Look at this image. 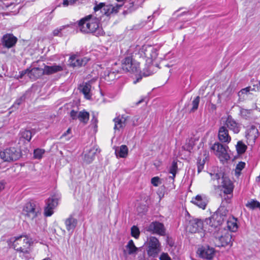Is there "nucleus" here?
Here are the masks:
<instances>
[{
  "label": "nucleus",
  "mask_w": 260,
  "mask_h": 260,
  "mask_svg": "<svg viewBox=\"0 0 260 260\" xmlns=\"http://www.w3.org/2000/svg\"><path fill=\"white\" fill-rule=\"evenodd\" d=\"M101 16L95 14L89 15L78 21V28L80 31L85 34H92L97 37L103 36L105 34L103 28L100 27Z\"/></svg>",
  "instance_id": "1"
},
{
  "label": "nucleus",
  "mask_w": 260,
  "mask_h": 260,
  "mask_svg": "<svg viewBox=\"0 0 260 260\" xmlns=\"http://www.w3.org/2000/svg\"><path fill=\"white\" fill-rule=\"evenodd\" d=\"M10 248L24 253H28V248L32 243L31 239L28 236L22 235L11 238L8 241Z\"/></svg>",
  "instance_id": "2"
},
{
  "label": "nucleus",
  "mask_w": 260,
  "mask_h": 260,
  "mask_svg": "<svg viewBox=\"0 0 260 260\" xmlns=\"http://www.w3.org/2000/svg\"><path fill=\"white\" fill-rule=\"evenodd\" d=\"M144 56L146 58V63L148 67L143 70V75L145 77L151 75L153 73V60L155 59L157 56L158 53L156 48L151 46H148L144 47L142 51Z\"/></svg>",
  "instance_id": "3"
},
{
  "label": "nucleus",
  "mask_w": 260,
  "mask_h": 260,
  "mask_svg": "<svg viewBox=\"0 0 260 260\" xmlns=\"http://www.w3.org/2000/svg\"><path fill=\"white\" fill-rule=\"evenodd\" d=\"M122 6V4H116L114 6L112 5H106L105 3H100L94 6V11L95 14H99V16H101L100 14H102V15L110 16L117 14Z\"/></svg>",
  "instance_id": "4"
},
{
  "label": "nucleus",
  "mask_w": 260,
  "mask_h": 260,
  "mask_svg": "<svg viewBox=\"0 0 260 260\" xmlns=\"http://www.w3.org/2000/svg\"><path fill=\"white\" fill-rule=\"evenodd\" d=\"M122 72H129L131 73H138L140 72V64L138 62L134 60L132 56L125 57L121 61V67L119 68Z\"/></svg>",
  "instance_id": "5"
},
{
  "label": "nucleus",
  "mask_w": 260,
  "mask_h": 260,
  "mask_svg": "<svg viewBox=\"0 0 260 260\" xmlns=\"http://www.w3.org/2000/svg\"><path fill=\"white\" fill-rule=\"evenodd\" d=\"M21 156L19 149L15 147L7 148L0 152V161L10 162L18 159Z\"/></svg>",
  "instance_id": "6"
},
{
  "label": "nucleus",
  "mask_w": 260,
  "mask_h": 260,
  "mask_svg": "<svg viewBox=\"0 0 260 260\" xmlns=\"http://www.w3.org/2000/svg\"><path fill=\"white\" fill-rule=\"evenodd\" d=\"M216 241L218 242L217 246L224 247L228 245H232V236L230 232L225 230L219 229L217 233L214 234Z\"/></svg>",
  "instance_id": "7"
},
{
  "label": "nucleus",
  "mask_w": 260,
  "mask_h": 260,
  "mask_svg": "<svg viewBox=\"0 0 260 260\" xmlns=\"http://www.w3.org/2000/svg\"><path fill=\"white\" fill-rule=\"evenodd\" d=\"M215 250L214 248L208 245H204L200 246L197 251L199 256L203 259L211 260L215 255Z\"/></svg>",
  "instance_id": "8"
},
{
  "label": "nucleus",
  "mask_w": 260,
  "mask_h": 260,
  "mask_svg": "<svg viewBox=\"0 0 260 260\" xmlns=\"http://www.w3.org/2000/svg\"><path fill=\"white\" fill-rule=\"evenodd\" d=\"M147 232L153 234L165 236L166 229L163 223L158 221H153L145 227Z\"/></svg>",
  "instance_id": "9"
},
{
  "label": "nucleus",
  "mask_w": 260,
  "mask_h": 260,
  "mask_svg": "<svg viewBox=\"0 0 260 260\" xmlns=\"http://www.w3.org/2000/svg\"><path fill=\"white\" fill-rule=\"evenodd\" d=\"M227 146L223 145L219 142H216L211 147L212 150L215 151L216 155H217L220 159L224 160H229L230 158V155L228 153Z\"/></svg>",
  "instance_id": "10"
},
{
  "label": "nucleus",
  "mask_w": 260,
  "mask_h": 260,
  "mask_svg": "<svg viewBox=\"0 0 260 260\" xmlns=\"http://www.w3.org/2000/svg\"><path fill=\"white\" fill-rule=\"evenodd\" d=\"M160 243L158 240L154 237H151L149 241L147 253L149 256L156 257L160 251Z\"/></svg>",
  "instance_id": "11"
},
{
  "label": "nucleus",
  "mask_w": 260,
  "mask_h": 260,
  "mask_svg": "<svg viewBox=\"0 0 260 260\" xmlns=\"http://www.w3.org/2000/svg\"><path fill=\"white\" fill-rule=\"evenodd\" d=\"M223 212H213V214L209 218L207 223L212 227L215 229H219V226L222 223L225 214H223Z\"/></svg>",
  "instance_id": "12"
},
{
  "label": "nucleus",
  "mask_w": 260,
  "mask_h": 260,
  "mask_svg": "<svg viewBox=\"0 0 260 260\" xmlns=\"http://www.w3.org/2000/svg\"><path fill=\"white\" fill-rule=\"evenodd\" d=\"M258 136V131L255 126L251 125L248 128L245 132V136L248 145L251 146L254 145Z\"/></svg>",
  "instance_id": "13"
},
{
  "label": "nucleus",
  "mask_w": 260,
  "mask_h": 260,
  "mask_svg": "<svg viewBox=\"0 0 260 260\" xmlns=\"http://www.w3.org/2000/svg\"><path fill=\"white\" fill-rule=\"evenodd\" d=\"M90 59L87 57H81L77 55H73L70 57V66L72 67H81L85 66Z\"/></svg>",
  "instance_id": "14"
},
{
  "label": "nucleus",
  "mask_w": 260,
  "mask_h": 260,
  "mask_svg": "<svg viewBox=\"0 0 260 260\" xmlns=\"http://www.w3.org/2000/svg\"><path fill=\"white\" fill-rule=\"evenodd\" d=\"M100 152V150L96 145H94L89 149H86L84 151L83 156L84 161L87 164H90L94 160L95 155Z\"/></svg>",
  "instance_id": "15"
},
{
  "label": "nucleus",
  "mask_w": 260,
  "mask_h": 260,
  "mask_svg": "<svg viewBox=\"0 0 260 260\" xmlns=\"http://www.w3.org/2000/svg\"><path fill=\"white\" fill-rule=\"evenodd\" d=\"M17 38L12 34H7L4 35L1 39L3 46L8 49L15 46Z\"/></svg>",
  "instance_id": "16"
},
{
  "label": "nucleus",
  "mask_w": 260,
  "mask_h": 260,
  "mask_svg": "<svg viewBox=\"0 0 260 260\" xmlns=\"http://www.w3.org/2000/svg\"><path fill=\"white\" fill-rule=\"evenodd\" d=\"M226 127L235 134H238L241 129L240 124L238 123L231 115H229L225 121Z\"/></svg>",
  "instance_id": "17"
},
{
  "label": "nucleus",
  "mask_w": 260,
  "mask_h": 260,
  "mask_svg": "<svg viewBox=\"0 0 260 260\" xmlns=\"http://www.w3.org/2000/svg\"><path fill=\"white\" fill-rule=\"evenodd\" d=\"M60 197L58 194H54L48 199L46 202V207L44 211H52L58 204Z\"/></svg>",
  "instance_id": "18"
},
{
  "label": "nucleus",
  "mask_w": 260,
  "mask_h": 260,
  "mask_svg": "<svg viewBox=\"0 0 260 260\" xmlns=\"http://www.w3.org/2000/svg\"><path fill=\"white\" fill-rule=\"evenodd\" d=\"M188 228L189 232L191 233L199 232L203 228V221L200 219H193L190 221Z\"/></svg>",
  "instance_id": "19"
},
{
  "label": "nucleus",
  "mask_w": 260,
  "mask_h": 260,
  "mask_svg": "<svg viewBox=\"0 0 260 260\" xmlns=\"http://www.w3.org/2000/svg\"><path fill=\"white\" fill-rule=\"evenodd\" d=\"M221 183L224 193L227 196H232L234 185L232 181L227 177H222Z\"/></svg>",
  "instance_id": "20"
},
{
  "label": "nucleus",
  "mask_w": 260,
  "mask_h": 260,
  "mask_svg": "<svg viewBox=\"0 0 260 260\" xmlns=\"http://www.w3.org/2000/svg\"><path fill=\"white\" fill-rule=\"evenodd\" d=\"M218 137L219 140L222 143H229L231 138L229 134V130L225 126H221L218 130Z\"/></svg>",
  "instance_id": "21"
},
{
  "label": "nucleus",
  "mask_w": 260,
  "mask_h": 260,
  "mask_svg": "<svg viewBox=\"0 0 260 260\" xmlns=\"http://www.w3.org/2000/svg\"><path fill=\"white\" fill-rule=\"evenodd\" d=\"M117 64L115 63L113 66L111 70H107L105 72V80L107 81H113L116 79V74L121 73L119 68L117 67Z\"/></svg>",
  "instance_id": "22"
},
{
  "label": "nucleus",
  "mask_w": 260,
  "mask_h": 260,
  "mask_svg": "<svg viewBox=\"0 0 260 260\" xmlns=\"http://www.w3.org/2000/svg\"><path fill=\"white\" fill-rule=\"evenodd\" d=\"M256 104L253 103L252 104V108L250 109H246L244 108H241L240 111V115L243 119L246 120H251L253 116V110L256 108Z\"/></svg>",
  "instance_id": "23"
},
{
  "label": "nucleus",
  "mask_w": 260,
  "mask_h": 260,
  "mask_svg": "<svg viewBox=\"0 0 260 260\" xmlns=\"http://www.w3.org/2000/svg\"><path fill=\"white\" fill-rule=\"evenodd\" d=\"M126 118L123 116H118L113 119L114 122V129L115 131H119L120 129H123L126 125Z\"/></svg>",
  "instance_id": "24"
},
{
  "label": "nucleus",
  "mask_w": 260,
  "mask_h": 260,
  "mask_svg": "<svg viewBox=\"0 0 260 260\" xmlns=\"http://www.w3.org/2000/svg\"><path fill=\"white\" fill-rule=\"evenodd\" d=\"M40 208L39 204L35 201L30 200L26 202L23 206V211H39Z\"/></svg>",
  "instance_id": "25"
},
{
  "label": "nucleus",
  "mask_w": 260,
  "mask_h": 260,
  "mask_svg": "<svg viewBox=\"0 0 260 260\" xmlns=\"http://www.w3.org/2000/svg\"><path fill=\"white\" fill-rule=\"evenodd\" d=\"M45 75L44 69L34 68L28 73V76L32 80H35Z\"/></svg>",
  "instance_id": "26"
},
{
  "label": "nucleus",
  "mask_w": 260,
  "mask_h": 260,
  "mask_svg": "<svg viewBox=\"0 0 260 260\" xmlns=\"http://www.w3.org/2000/svg\"><path fill=\"white\" fill-rule=\"evenodd\" d=\"M208 200L205 197H202L198 195L194 199H193L192 202L200 207L201 209L204 210L208 203Z\"/></svg>",
  "instance_id": "27"
},
{
  "label": "nucleus",
  "mask_w": 260,
  "mask_h": 260,
  "mask_svg": "<svg viewBox=\"0 0 260 260\" xmlns=\"http://www.w3.org/2000/svg\"><path fill=\"white\" fill-rule=\"evenodd\" d=\"M44 70L45 75H49L62 71L63 68L60 65L45 66Z\"/></svg>",
  "instance_id": "28"
},
{
  "label": "nucleus",
  "mask_w": 260,
  "mask_h": 260,
  "mask_svg": "<svg viewBox=\"0 0 260 260\" xmlns=\"http://www.w3.org/2000/svg\"><path fill=\"white\" fill-rule=\"evenodd\" d=\"M65 224L67 231L73 232L77 224V220L71 215L66 220Z\"/></svg>",
  "instance_id": "29"
},
{
  "label": "nucleus",
  "mask_w": 260,
  "mask_h": 260,
  "mask_svg": "<svg viewBox=\"0 0 260 260\" xmlns=\"http://www.w3.org/2000/svg\"><path fill=\"white\" fill-rule=\"evenodd\" d=\"M79 89L83 93L86 99H90L91 98V85L89 83H85L82 85H81Z\"/></svg>",
  "instance_id": "30"
},
{
  "label": "nucleus",
  "mask_w": 260,
  "mask_h": 260,
  "mask_svg": "<svg viewBox=\"0 0 260 260\" xmlns=\"http://www.w3.org/2000/svg\"><path fill=\"white\" fill-rule=\"evenodd\" d=\"M115 151L117 156H119L121 158H124L127 155L128 148L126 145H122L119 147H116L115 148Z\"/></svg>",
  "instance_id": "31"
},
{
  "label": "nucleus",
  "mask_w": 260,
  "mask_h": 260,
  "mask_svg": "<svg viewBox=\"0 0 260 260\" xmlns=\"http://www.w3.org/2000/svg\"><path fill=\"white\" fill-rule=\"evenodd\" d=\"M227 228L230 232H235L238 228L237 220L235 217L230 218L226 222Z\"/></svg>",
  "instance_id": "32"
},
{
  "label": "nucleus",
  "mask_w": 260,
  "mask_h": 260,
  "mask_svg": "<svg viewBox=\"0 0 260 260\" xmlns=\"http://www.w3.org/2000/svg\"><path fill=\"white\" fill-rule=\"evenodd\" d=\"M125 247L127 251L125 250H124L123 253L124 254H128L129 255H131L136 253L137 251V247L135 245L134 242L132 240H130L128 242Z\"/></svg>",
  "instance_id": "33"
},
{
  "label": "nucleus",
  "mask_w": 260,
  "mask_h": 260,
  "mask_svg": "<svg viewBox=\"0 0 260 260\" xmlns=\"http://www.w3.org/2000/svg\"><path fill=\"white\" fill-rule=\"evenodd\" d=\"M78 116V119L80 122L83 123L84 124H86L88 123L89 118V113L85 110L79 112Z\"/></svg>",
  "instance_id": "34"
},
{
  "label": "nucleus",
  "mask_w": 260,
  "mask_h": 260,
  "mask_svg": "<svg viewBox=\"0 0 260 260\" xmlns=\"http://www.w3.org/2000/svg\"><path fill=\"white\" fill-rule=\"evenodd\" d=\"M246 206L250 210H260V203L255 200L251 199L248 201Z\"/></svg>",
  "instance_id": "35"
},
{
  "label": "nucleus",
  "mask_w": 260,
  "mask_h": 260,
  "mask_svg": "<svg viewBox=\"0 0 260 260\" xmlns=\"http://www.w3.org/2000/svg\"><path fill=\"white\" fill-rule=\"evenodd\" d=\"M232 196L230 197L227 196L226 197H225L224 200L222 201L221 205L216 211H229V209L228 208V205L230 203V200Z\"/></svg>",
  "instance_id": "36"
},
{
  "label": "nucleus",
  "mask_w": 260,
  "mask_h": 260,
  "mask_svg": "<svg viewBox=\"0 0 260 260\" xmlns=\"http://www.w3.org/2000/svg\"><path fill=\"white\" fill-rule=\"evenodd\" d=\"M254 90V88H252L250 86H248L246 88L242 89L238 93L240 100L242 101L244 100L245 94L247 95L250 93V91H253Z\"/></svg>",
  "instance_id": "37"
},
{
  "label": "nucleus",
  "mask_w": 260,
  "mask_h": 260,
  "mask_svg": "<svg viewBox=\"0 0 260 260\" xmlns=\"http://www.w3.org/2000/svg\"><path fill=\"white\" fill-rule=\"evenodd\" d=\"M21 138L25 139L27 142H30L32 136V132L30 130H22L20 132Z\"/></svg>",
  "instance_id": "38"
},
{
  "label": "nucleus",
  "mask_w": 260,
  "mask_h": 260,
  "mask_svg": "<svg viewBox=\"0 0 260 260\" xmlns=\"http://www.w3.org/2000/svg\"><path fill=\"white\" fill-rule=\"evenodd\" d=\"M247 148V146L242 141H238L236 145V150L238 154H241L244 153L246 151Z\"/></svg>",
  "instance_id": "39"
},
{
  "label": "nucleus",
  "mask_w": 260,
  "mask_h": 260,
  "mask_svg": "<svg viewBox=\"0 0 260 260\" xmlns=\"http://www.w3.org/2000/svg\"><path fill=\"white\" fill-rule=\"evenodd\" d=\"M26 94L27 93L25 92L19 98L17 99L14 104L13 105L12 107L18 109L19 106L25 102L26 98Z\"/></svg>",
  "instance_id": "40"
},
{
  "label": "nucleus",
  "mask_w": 260,
  "mask_h": 260,
  "mask_svg": "<svg viewBox=\"0 0 260 260\" xmlns=\"http://www.w3.org/2000/svg\"><path fill=\"white\" fill-rule=\"evenodd\" d=\"M177 169L178 166L177 162L173 161L169 169V173L172 174V176H170V178L173 180H174L175 177Z\"/></svg>",
  "instance_id": "41"
},
{
  "label": "nucleus",
  "mask_w": 260,
  "mask_h": 260,
  "mask_svg": "<svg viewBox=\"0 0 260 260\" xmlns=\"http://www.w3.org/2000/svg\"><path fill=\"white\" fill-rule=\"evenodd\" d=\"M200 98L199 96L196 97L192 102V108L190 109V112H194L196 111L199 107Z\"/></svg>",
  "instance_id": "42"
},
{
  "label": "nucleus",
  "mask_w": 260,
  "mask_h": 260,
  "mask_svg": "<svg viewBox=\"0 0 260 260\" xmlns=\"http://www.w3.org/2000/svg\"><path fill=\"white\" fill-rule=\"evenodd\" d=\"M45 152V151L43 149L37 148L35 149L34 151V158L38 159H41L42 157Z\"/></svg>",
  "instance_id": "43"
},
{
  "label": "nucleus",
  "mask_w": 260,
  "mask_h": 260,
  "mask_svg": "<svg viewBox=\"0 0 260 260\" xmlns=\"http://www.w3.org/2000/svg\"><path fill=\"white\" fill-rule=\"evenodd\" d=\"M245 163L243 161L239 162L236 166L235 169V175L239 177L241 174V171L245 168Z\"/></svg>",
  "instance_id": "44"
},
{
  "label": "nucleus",
  "mask_w": 260,
  "mask_h": 260,
  "mask_svg": "<svg viewBox=\"0 0 260 260\" xmlns=\"http://www.w3.org/2000/svg\"><path fill=\"white\" fill-rule=\"evenodd\" d=\"M140 230L137 226L133 225L131 228V236L135 239L139 238L140 236Z\"/></svg>",
  "instance_id": "45"
},
{
  "label": "nucleus",
  "mask_w": 260,
  "mask_h": 260,
  "mask_svg": "<svg viewBox=\"0 0 260 260\" xmlns=\"http://www.w3.org/2000/svg\"><path fill=\"white\" fill-rule=\"evenodd\" d=\"M129 5V7H127V9L124 11V14L131 13L137 10V9L138 8V7L137 6H135L133 3H130Z\"/></svg>",
  "instance_id": "46"
},
{
  "label": "nucleus",
  "mask_w": 260,
  "mask_h": 260,
  "mask_svg": "<svg viewBox=\"0 0 260 260\" xmlns=\"http://www.w3.org/2000/svg\"><path fill=\"white\" fill-rule=\"evenodd\" d=\"M79 112L72 110L70 113V116L72 120H77L79 118Z\"/></svg>",
  "instance_id": "47"
},
{
  "label": "nucleus",
  "mask_w": 260,
  "mask_h": 260,
  "mask_svg": "<svg viewBox=\"0 0 260 260\" xmlns=\"http://www.w3.org/2000/svg\"><path fill=\"white\" fill-rule=\"evenodd\" d=\"M151 183L154 186H157L160 183V178L158 177H153L151 180Z\"/></svg>",
  "instance_id": "48"
},
{
  "label": "nucleus",
  "mask_w": 260,
  "mask_h": 260,
  "mask_svg": "<svg viewBox=\"0 0 260 260\" xmlns=\"http://www.w3.org/2000/svg\"><path fill=\"white\" fill-rule=\"evenodd\" d=\"M68 25L62 26L60 27L59 28L54 29L53 31V35L54 36H59L60 33H61V31L63 29H64L66 27H68Z\"/></svg>",
  "instance_id": "49"
},
{
  "label": "nucleus",
  "mask_w": 260,
  "mask_h": 260,
  "mask_svg": "<svg viewBox=\"0 0 260 260\" xmlns=\"http://www.w3.org/2000/svg\"><path fill=\"white\" fill-rule=\"evenodd\" d=\"M145 204H144L142 207H140V209H142L143 211L147 210V206L149 204V198L148 196L144 197Z\"/></svg>",
  "instance_id": "50"
},
{
  "label": "nucleus",
  "mask_w": 260,
  "mask_h": 260,
  "mask_svg": "<svg viewBox=\"0 0 260 260\" xmlns=\"http://www.w3.org/2000/svg\"><path fill=\"white\" fill-rule=\"evenodd\" d=\"M159 260H172V259L168 253L162 252L159 256Z\"/></svg>",
  "instance_id": "51"
},
{
  "label": "nucleus",
  "mask_w": 260,
  "mask_h": 260,
  "mask_svg": "<svg viewBox=\"0 0 260 260\" xmlns=\"http://www.w3.org/2000/svg\"><path fill=\"white\" fill-rule=\"evenodd\" d=\"M211 174V176L212 177V179L214 180H218L220 178L222 179V177H224L221 173H216L214 174Z\"/></svg>",
  "instance_id": "52"
},
{
  "label": "nucleus",
  "mask_w": 260,
  "mask_h": 260,
  "mask_svg": "<svg viewBox=\"0 0 260 260\" xmlns=\"http://www.w3.org/2000/svg\"><path fill=\"white\" fill-rule=\"evenodd\" d=\"M77 0H64L63 2V5L64 6H68L74 4Z\"/></svg>",
  "instance_id": "53"
},
{
  "label": "nucleus",
  "mask_w": 260,
  "mask_h": 260,
  "mask_svg": "<svg viewBox=\"0 0 260 260\" xmlns=\"http://www.w3.org/2000/svg\"><path fill=\"white\" fill-rule=\"evenodd\" d=\"M139 117L138 116H135L133 118V125L136 126L138 125L139 123Z\"/></svg>",
  "instance_id": "54"
},
{
  "label": "nucleus",
  "mask_w": 260,
  "mask_h": 260,
  "mask_svg": "<svg viewBox=\"0 0 260 260\" xmlns=\"http://www.w3.org/2000/svg\"><path fill=\"white\" fill-rule=\"evenodd\" d=\"M204 162L203 161L199 162L198 164V173H200L204 168Z\"/></svg>",
  "instance_id": "55"
},
{
  "label": "nucleus",
  "mask_w": 260,
  "mask_h": 260,
  "mask_svg": "<svg viewBox=\"0 0 260 260\" xmlns=\"http://www.w3.org/2000/svg\"><path fill=\"white\" fill-rule=\"evenodd\" d=\"M29 71V69H27V70H24V71H22L21 73H20V78H22L23 77V76L25 75V74H27L28 75V72Z\"/></svg>",
  "instance_id": "56"
},
{
  "label": "nucleus",
  "mask_w": 260,
  "mask_h": 260,
  "mask_svg": "<svg viewBox=\"0 0 260 260\" xmlns=\"http://www.w3.org/2000/svg\"><path fill=\"white\" fill-rule=\"evenodd\" d=\"M71 133V128H69L68 129V130L63 134L62 135L61 138L65 137L68 134H69Z\"/></svg>",
  "instance_id": "57"
},
{
  "label": "nucleus",
  "mask_w": 260,
  "mask_h": 260,
  "mask_svg": "<svg viewBox=\"0 0 260 260\" xmlns=\"http://www.w3.org/2000/svg\"><path fill=\"white\" fill-rule=\"evenodd\" d=\"M5 187V183L4 181H0V191H1Z\"/></svg>",
  "instance_id": "58"
},
{
  "label": "nucleus",
  "mask_w": 260,
  "mask_h": 260,
  "mask_svg": "<svg viewBox=\"0 0 260 260\" xmlns=\"http://www.w3.org/2000/svg\"><path fill=\"white\" fill-rule=\"evenodd\" d=\"M45 217L51 216L54 212H44Z\"/></svg>",
  "instance_id": "59"
},
{
  "label": "nucleus",
  "mask_w": 260,
  "mask_h": 260,
  "mask_svg": "<svg viewBox=\"0 0 260 260\" xmlns=\"http://www.w3.org/2000/svg\"><path fill=\"white\" fill-rule=\"evenodd\" d=\"M145 100V98H142L141 100H140V101H139L138 102H137L136 103V105H139V104H140L142 102H144Z\"/></svg>",
  "instance_id": "60"
},
{
  "label": "nucleus",
  "mask_w": 260,
  "mask_h": 260,
  "mask_svg": "<svg viewBox=\"0 0 260 260\" xmlns=\"http://www.w3.org/2000/svg\"><path fill=\"white\" fill-rule=\"evenodd\" d=\"M93 120H94V121L95 122H97V121H98L97 119L95 118V116H93V118H92V121H93Z\"/></svg>",
  "instance_id": "61"
},
{
  "label": "nucleus",
  "mask_w": 260,
  "mask_h": 260,
  "mask_svg": "<svg viewBox=\"0 0 260 260\" xmlns=\"http://www.w3.org/2000/svg\"><path fill=\"white\" fill-rule=\"evenodd\" d=\"M142 78L141 77H140V78H138L137 79V81H134V83H136L137 82H139L140 80H141Z\"/></svg>",
  "instance_id": "62"
},
{
  "label": "nucleus",
  "mask_w": 260,
  "mask_h": 260,
  "mask_svg": "<svg viewBox=\"0 0 260 260\" xmlns=\"http://www.w3.org/2000/svg\"><path fill=\"white\" fill-rule=\"evenodd\" d=\"M187 215H189V212H187Z\"/></svg>",
  "instance_id": "63"
},
{
  "label": "nucleus",
  "mask_w": 260,
  "mask_h": 260,
  "mask_svg": "<svg viewBox=\"0 0 260 260\" xmlns=\"http://www.w3.org/2000/svg\"><path fill=\"white\" fill-rule=\"evenodd\" d=\"M212 107H215V105H212Z\"/></svg>",
  "instance_id": "64"
}]
</instances>
